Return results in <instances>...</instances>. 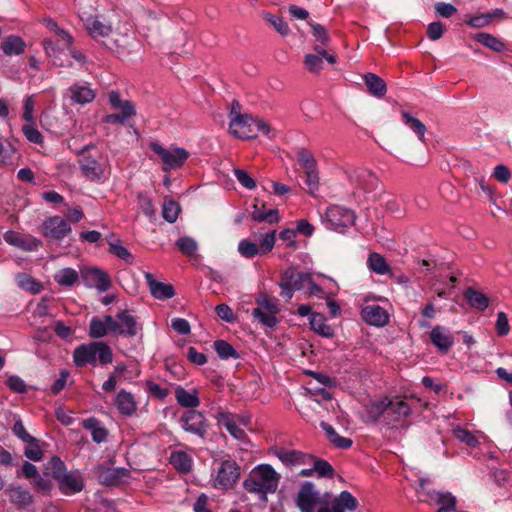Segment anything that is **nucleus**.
<instances>
[{
  "label": "nucleus",
  "mask_w": 512,
  "mask_h": 512,
  "mask_svg": "<svg viewBox=\"0 0 512 512\" xmlns=\"http://www.w3.org/2000/svg\"><path fill=\"white\" fill-rule=\"evenodd\" d=\"M495 330L498 336L504 337L510 332V324L508 316L505 312L501 311L497 313V319L495 323Z\"/></svg>",
  "instance_id": "56"
},
{
  "label": "nucleus",
  "mask_w": 512,
  "mask_h": 512,
  "mask_svg": "<svg viewBox=\"0 0 512 512\" xmlns=\"http://www.w3.org/2000/svg\"><path fill=\"white\" fill-rule=\"evenodd\" d=\"M475 40L482 44L483 46L490 48L493 51L501 52L504 50L505 45L498 38L489 33H477L475 35Z\"/></svg>",
  "instance_id": "40"
},
{
  "label": "nucleus",
  "mask_w": 512,
  "mask_h": 512,
  "mask_svg": "<svg viewBox=\"0 0 512 512\" xmlns=\"http://www.w3.org/2000/svg\"><path fill=\"white\" fill-rule=\"evenodd\" d=\"M107 323L110 324V334L134 337L142 329L136 317L130 310H122L115 317L107 315Z\"/></svg>",
  "instance_id": "6"
},
{
  "label": "nucleus",
  "mask_w": 512,
  "mask_h": 512,
  "mask_svg": "<svg viewBox=\"0 0 512 512\" xmlns=\"http://www.w3.org/2000/svg\"><path fill=\"white\" fill-rule=\"evenodd\" d=\"M218 424L225 427L226 430L236 439L245 440L246 433L237 424L235 416L231 414L221 413L218 416Z\"/></svg>",
  "instance_id": "30"
},
{
  "label": "nucleus",
  "mask_w": 512,
  "mask_h": 512,
  "mask_svg": "<svg viewBox=\"0 0 512 512\" xmlns=\"http://www.w3.org/2000/svg\"><path fill=\"white\" fill-rule=\"evenodd\" d=\"M277 457L285 464H302L306 463V460H312V457L309 455L302 454L299 451L296 450H285V449H278L276 451Z\"/></svg>",
  "instance_id": "36"
},
{
  "label": "nucleus",
  "mask_w": 512,
  "mask_h": 512,
  "mask_svg": "<svg viewBox=\"0 0 512 512\" xmlns=\"http://www.w3.org/2000/svg\"><path fill=\"white\" fill-rule=\"evenodd\" d=\"M388 403L385 411V423L387 425H395L402 422L411 413L410 404L401 397H388Z\"/></svg>",
  "instance_id": "12"
},
{
  "label": "nucleus",
  "mask_w": 512,
  "mask_h": 512,
  "mask_svg": "<svg viewBox=\"0 0 512 512\" xmlns=\"http://www.w3.org/2000/svg\"><path fill=\"white\" fill-rule=\"evenodd\" d=\"M16 281L21 288L33 294H37L42 290V285L26 273L18 274L16 276Z\"/></svg>",
  "instance_id": "47"
},
{
  "label": "nucleus",
  "mask_w": 512,
  "mask_h": 512,
  "mask_svg": "<svg viewBox=\"0 0 512 512\" xmlns=\"http://www.w3.org/2000/svg\"><path fill=\"white\" fill-rule=\"evenodd\" d=\"M324 220L328 224H354L355 212L340 205H331L325 210Z\"/></svg>",
  "instance_id": "16"
},
{
  "label": "nucleus",
  "mask_w": 512,
  "mask_h": 512,
  "mask_svg": "<svg viewBox=\"0 0 512 512\" xmlns=\"http://www.w3.org/2000/svg\"><path fill=\"white\" fill-rule=\"evenodd\" d=\"M277 314H273L263 310L262 308H255L252 311V316L266 327H274L278 323Z\"/></svg>",
  "instance_id": "51"
},
{
  "label": "nucleus",
  "mask_w": 512,
  "mask_h": 512,
  "mask_svg": "<svg viewBox=\"0 0 512 512\" xmlns=\"http://www.w3.org/2000/svg\"><path fill=\"white\" fill-rule=\"evenodd\" d=\"M51 462L56 469L53 472L54 477L60 481L59 487L63 493L72 494L80 492L83 489V479L79 474L70 472L61 475L60 470L63 468V462L59 458H53Z\"/></svg>",
  "instance_id": "10"
},
{
  "label": "nucleus",
  "mask_w": 512,
  "mask_h": 512,
  "mask_svg": "<svg viewBox=\"0 0 512 512\" xmlns=\"http://www.w3.org/2000/svg\"><path fill=\"white\" fill-rule=\"evenodd\" d=\"M150 293L156 299L164 300L170 299L175 295L174 288L171 284H166L154 279L153 275L149 272L145 273Z\"/></svg>",
  "instance_id": "22"
},
{
  "label": "nucleus",
  "mask_w": 512,
  "mask_h": 512,
  "mask_svg": "<svg viewBox=\"0 0 512 512\" xmlns=\"http://www.w3.org/2000/svg\"><path fill=\"white\" fill-rule=\"evenodd\" d=\"M175 397L178 402V404L185 408H196L200 404V400L198 397V392L196 390H193L192 392H189L185 390L183 387L178 386L175 389Z\"/></svg>",
  "instance_id": "31"
},
{
  "label": "nucleus",
  "mask_w": 512,
  "mask_h": 512,
  "mask_svg": "<svg viewBox=\"0 0 512 512\" xmlns=\"http://www.w3.org/2000/svg\"><path fill=\"white\" fill-rule=\"evenodd\" d=\"M314 463L313 470L320 476V477H333L334 475V469L333 467L325 460H315L312 457V460Z\"/></svg>",
  "instance_id": "61"
},
{
  "label": "nucleus",
  "mask_w": 512,
  "mask_h": 512,
  "mask_svg": "<svg viewBox=\"0 0 512 512\" xmlns=\"http://www.w3.org/2000/svg\"><path fill=\"white\" fill-rule=\"evenodd\" d=\"M282 278L294 288V290L302 289L307 282H311V275L308 273L298 272L294 269H288L283 274Z\"/></svg>",
  "instance_id": "33"
},
{
  "label": "nucleus",
  "mask_w": 512,
  "mask_h": 512,
  "mask_svg": "<svg viewBox=\"0 0 512 512\" xmlns=\"http://www.w3.org/2000/svg\"><path fill=\"white\" fill-rule=\"evenodd\" d=\"M175 244L183 255L190 257L195 255L198 249L196 240L189 236L180 237Z\"/></svg>",
  "instance_id": "50"
},
{
  "label": "nucleus",
  "mask_w": 512,
  "mask_h": 512,
  "mask_svg": "<svg viewBox=\"0 0 512 512\" xmlns=\"http://www.w3.org/2000/svg\"><path fill=\"white\" fill-rule=\"evenodd\" d=\"M42 234L51 241H59L71 232L70 226H42Z\"/></svg>",
  "instance_id": "46"
},
{
  "label": "nucleus",
  "mask_w": 512,
  "mask_h": 512,
  "mask_svg": "<svg viewBox=\"0 0 512 512\" xmlns=\"http://www.w3.org/2000/svg\"><path fill=\"white\" fill-rule=\"evenodd\" d=\"M81 173L89 181L102 183L110 174L108 158L95 146L86 145L77 151Z\"/></svg>",
  "instance_id": "1"
},
{
  "label": "nucleus",
  "mask_w": 512,
  "mask_h": 512,
  "mask_svg": "<svg viewBox=\"0 0 512 512\" xmlns=\"http://www.w3.org/2000/svg\"><path fill=\"white\" fill-rule=\"evenodd\" d=\"M354 184V195L356 197L360 198L363 195L364 200L368 202L377 200L381 189L377 177L372 172L367 170L358 171L355 175Z\"/></svg>",
  "instance_id": "7"
},
{
  "label": "nucleus",
  "mask_w": 512,
  "mask_h": 512,
  "mask_svg": "<svg viewBox=\"0 0 512 512\" xmlns=\"http://www.w3.org/2000/svg\"><path fill=\"white\" fill-rule=\"evenodd\" d=\"M182 428L189 433L204 438L207 433L208 423L205 416L195 409L185 411L180 417Z\"/></svg>",
  "instance_id": "11"
},
{
  "label": "nucleus",
  "mask_w": 512,
  "mask_h": 512,
  "mask_svg": "<svg viewBox=\"0 0 512 512\" xmlns=\"http://www.w3.org/2000/svg\"><path fill=\"white\" fill-rule=\"evenodd\" d=\"M214 348L218 356L222 359H228L230 357L236 359L239 357L237 351L233 348V346L224 340L215 341Z\"/></svg>",
  "instance_id": "52"
},
{
  "label": "nucleus",
  "mask_w": 512,
  "mask_h": 512,
  "mask_svg": "<svg viewBox=\"0 0 512 512\" xmlns=\"http://www.w3.org/2000/svg\"><path fill=\"white\" fill-rule=\"evenodd\" d=\"M364 80L370 94L378 98L385 95L387 91L386 83L378 75L374 73H367L364 76Z\"/></svg>",
  "instance_id": "32"
},
{
  "label": "nucleus",
  "mask_w": 512,
  "mask_h": 512,
  "mask_svg": "<svg viewBox=\"0 0 512 512\" xmlns=\"http://www.w3.org/2000/svg\"><path fill=\"white\" fill-rule=\"evenodd\" d=\"M82 277L101 292H105L111 287L110 276L102 269L88 267L82 271Z\"/></svg>",
  "instance_id": "18"
},
{
  "label": "nucleus",
  "mask_w": 512,
  "mask_h": 512,
  "mask_svg": "<svg viewBox=\"0 0 512 512\" xmlns=\"http://www.w3.org/2000/svg\"><path fill=\"white\" fill-rule=\"evenodd\" d=\"M361 317L367 324L376 327H383L389 322L388 312L376 304L363 307Z\"/></svg>",
  "instance_id": "17"
},
{
  "label": "nucleus",
  "mask_w": 512,
  "mask_h": 512,
  "mask_svg": "<svg viewBox=\"0 0 512 512\" xmlns=\"http://www.w3.org/2000/svg\"><path fill=\"white\" fill-rule=\"evenodd\" d=\"M110 333V324L107 323V315L103 319L93 317L89 326V336L91 338H102Z\"/></svg>",
  "instance_id": "38"
},
{
  "label": "nucleus",
  "mask_w": 512,
  "mask_h": 512,
  "mask_svg": "<svg viewBox=\"0 0 512 512\" xmlns=\"http://www.w3.org/2000/svg\"><path fill=\"white\" fill-rule=\"evenodd\" d=\"M453 434L456 439L467 444L470 447H476L478 445V439L467 429L457 427L453 430Z\"/></svg>",
  "instance_id": "54"
},
{
  "label": "nucleus",
  "mask_w": 512,
  "mask_h": 512,
  "mask_svg": "<svg viewBox=\"0 0 512 512\" xmlns=\"http://www.w3.org/2000/svg\"><path fill=\"white\" fill-rule=\"evenodd\" d=\"M75 5L80 19L84 21L87 17L92 16L91 13L95 8V0H75Z\"/></svg>",
  "instance_id": "58"
},
{
  "label": "nucleus",
  "mask_w": 512,
  "mask_h": 512,
  "mask_svg": "<svg viewBox=\"0 0 512 512\" xmlns=\"http://www.w3.org/2000/svg\"><path fill=\"white\" fill-rule=\"evenodd\" d=\"M83 22L89 35L96 40L108 37L112 32V26L100 21L97 17H87Z\"/></svg>",
  "instance_id": "23"
},
{
  "label": "nucleus",
  "mask_w": 512,
  "mask_h": 512,
  "mask_svg": "<svg viewBox=\"0 0 512 512\" xmlns=\"http://www.w3.org/2000/svg\"><path fill=\"white\" fill-rule=\"evenodd\" d=\"M230 132L240 139L255 138L258 133L266 135L272 139L275 132L270 128L268 123L261 119L252 118L246 114H236L231 118L229 124Z\"/></svg>",
  "instance_id": "3"
},
{
  "label": "nucleus",
  "mask_w": 512,
  "mask_h": 512,
  "mask_svg": "<svg viewBox=\"0 0 512 512\" xmlns=\"http://www.w3.org/2000/svg\"><path fill=\"white\" fill-rule=\"evenodd\" d=\"M388 397H383L365 406L363 419L366 423H375L381 416L385 419Z\"/></svg>",
  "instance_id": "24"
},
{
  "label": "nucleus",
  "mask_w": 512,
  "mask_h": 512,
  "mask_svg": "<svg viewBox=\"0 0 512 512\" xmlns=\"http://www.w3.org/2000/svg\"><path fill=\"white\" fill-rule=\"evenodd\" d=\"M436 504L440 505L438 510L456 512V498L451 493L435 494Z\"/></svg>",
  "instance_id": "53"
},
{
  "label": "nucleus",
  "mask_w": 512,
  "mask_h": 512,
  "mask_svg": "<svg viewBox=\"0 0 512 512\" xmlns=\"http://www.w3.org/2000/svg\"><path fill=\"white\" fill-rule=\"evenodd\" d=\"M430 340L441 353H448L454 344V338L448 329L435 326L430 332Z\"/></svg>",
  "instance_id": "20"
},
{
  "label": "nucleus",
  "mask_w": 512,
  "mask_h": 512,
  "mask_svg": "<svg viewBox=\"0 0 512 512\" xmlns=\"http://www.w3.org/2000/svg\"><path fill=\"white\" fill-rule=\"evenodd\" d=\"M368 266L373 272L381 275L390 271L389 265L387 264L385 258L376 252L369 255Z\"/></svg>",
  "instance_id": "43"
},
{
  "label": "nucleus",
  "mask_w": 512,
  "mask_h": 512,
  "mask_svg": "<svg viewBox=\"0 0 512 512\" xmlns=\"http://www.w3.org/2000/svg\"><path fill=\"white\" fill-rule=\"evenodd\" d=\"M115 405L121 414L131 416L137 409V404L134 396L125 390L118 392L115 398Z\"/></svg>",
  "instance_id": "27"
},
{
  "label": "nucleus",
  "mask_w": 512,
  "mask_h": 512,
  "mask_svg": "<svg viewBox=\"0 0 512 512\" xmlns=\"http://www.w3.org/2000/svg\"><path fill=\"white\" fill-rule=\"evenodd\" d=\"M234 176L236 177L237 181L246 189L252 190L256 187V182L252 178L250 174H248L247 171L240 169V168H234L233 169Z\"/></svg>",
  "instance_id": "55"
},
{
  "label": "nucleus",
  "mask_w": 512,
  "mask_h": 512,
  "mask_svg": "<svg viewBox=\"0 0 512 512\" xmlns=\"http://www.w3.org/2000/svg\"><path fill=\"white\" fill-rule=\"evenodd\" d=\"M84 427L92 430V438L97 443L103 442L107 437V430L102 427H97L94 419L86 420Z\"/></svg>",
  "instance_id": "59"
},
{
  "label": "nucleus",
  "mask_w": 512,
  "mask_h": 512,
  "mask_svg": "<svg viewBox=\"0 0 512 512\" xmlns=\"http://www.w3.org/2000/svg\"><path fill=\"white\" fill-rule=\"evenodd\" d=\"M297 161L306 175V185L310 193H315L319 188V171L317 161L313 154L306 150L300 149L297 151Z\"/></svg>",
  "instance_id": "9"
},
{
  "label": "nucleus",
  "mask_w": 512,
  "mask_h": 512,
  "mask_svg": "<svg viewBox=\"0 0 512 512\" xmlns=\"http://www.w3.org/2000/svg\"><path fill=\"white\" fill-rule=\"evenodd\" d=\"M263 19L268 22L273 28L282 36H287L290 29L287 23L279 16L273 15L269 12L262 13Z\"/></svg>",
  "instance_id": "48"
},
{
  "label": "nucleus",
  "mask_w": 512,
  "mask_h": 512,
  "mask_svg": "<svg viewBox=\"0 0 512 512\" xmlns=\"http://www.w3.org/2000/svg\"><path fill=\"white\" fill-rule=\"evenodd\" d=\"M73 102L84 105L94 100L95 92L87 84L75 83L69 88Z\"/></svg>",
  "instance_id": "26"
},
{
  "label": "nucleus",
  "mask_w": 512,
  "mask_h": 512,
  "mask_svg": "<svg viewBox=\"0 0 512 512\" xmlns=\"http://www.w3.org/2000/svg\"><path fill=\"white\" fill-rule=\"evenodd\" d=\"M275 239V230H273L265 234L259 246L254 242L242 240L239 243L238 250L246 258L254 257L257 254H266L273 249Z\"/></svg>",
  "instance_id": "14"
},
{
  "label": "nucleus",
  "mask_w": 512,
  "mask_h": 512,
  "mask_svg": "<svg viewBox=\"0 0 512 512\" xmlns=\"http://www.w3.org/2000/svg\"><path fill=\"white\" fill-rule=\"evenodd\" d=\"M464 297L470 306L480 311L485 310L489 305V298L472 287L466 289Z\"/></svg>",
  "instance_id": "34"
},
{
  "label": "nucleus",
  "mask_w": 512,
  "mask_h": 512,
  "mask_svg": "<svg viewBox=\"0 0 512 512\" xmlns=\"http://www.w3.org/2000/svg\"><path fill=\"white\" fill-rule=\"evenodd\" d=\"M181 211L180 205L174 200L164 201L162 207V216L165 221L174 223Z\"/></svg>",
  "instance_id": "49"
},
{
  "label": "nucleus",
  "mask_w": 512,
  "mask_h": 512,
  "mask_svg": "<svg viewBox=\"0 0 512 512\" xmlns=\"http://www.w3.org/2000/svg\"><path fill=\"white\" fill-rule=\"evenodd\" d=\"M305 67L312 73H318L323 66L322 58L319 55L307 54L304 60Z\"/></svg>",
  "instance_id": "63"
},
{
  "label": "nucleus",
  "mask_w": 512,
  "mask_h": 512,
  "mask_svg": "<svg viewBox=\"0 0 512 512\" xmlns=\"http://www.w3.org/2000/svg\"><path fill=\"white\" fill-rule=\"evenodd\" d=\"M4 239L10 245L18 247L22 250L31 251L38 246V242L36 239L23 236L18 232L8 231L4 234Z\"/></svg>",
  "instance_id": "25"
},
{
  "label": "nucleus",
  "mask_w": 512,
  "mask_h": 512,
  "mask_svg": "<svg viewBox=\"0 0 512 512\" xmlns=\"http://www.w3.org/2000/svg\"><path fill=\"white\" fill-rule=\"evenodd\" d=\"M96 359H98L99 363L102 365L112 362V350L105 342L95 341L88 344H82L74 350L73 360L77 367H83L87 364H95Z\"/></svg>",
  "instance_id": "4"
},
{
  "label": "nucleus",
  "mask_w": 512,
  "mask_h": 512,
  "mask_svg": "<svg viewBox=\"0 0 512 512\" xmlns=\"http://www.w3.org/2000/svg\"><path fill=\"white\" fill-rule=\"evenodd\" d=\"M280 476L267 464L255 467L243 482L244 488L250 492L260 495L266 500V495L277 490Z\"/></svg>",
  "instance_id": "2"
},
{
  "label": "nucleus",
  "mask_w": 512,
  "mask_h": 512,
  "mask_svg": "<svg viewBox=\"0 0 512 512\" xmlns=\"http://www.w3.org/2000/svg\"><path fill=\"white\" fill-rule=\"evenodd\" d=\"M358 506L357 499L348 491H342L332 502L331 512H345L355 510Z\"/></svg>",
  "instance_id": "28"
},
{
  "label": "nucleus",
  "mask_w": 512,
  "mask_h": 512,
  "mask_svg": "<svg viewBox=\"0 0 512 512\" xmlns=\"http://www.w3.org/2000/svg\"><path fill=\"white\" fill-rule=\"evenodd\" d=\"M34 107L35 101L33 96H26L23 103V120L33 123L34 122Z\"/></svg>",
  "instance_id": "64"
},
{
  "label": "nucleus",
  "mask_w": 512,
  "mask_h": 512,
  "mask_svg": "<svg viewBox=\"0 0 512 512\" xmlns=\"http://www.w3.org/2000/svg\"><path fill=\"white\" fill-rule=\"evenodd\" d=\"M9 499L18 506H27L32 503L33 497L30 492L22 487H10L7 490Z\"/></svg>",
  "instance_id": "39"
},
{
  "label": "nucleus",
  "mask_w": 512,
  "mask_h": 512,
  "mask_svg": "<svg viewBox=\"0 0 512 512\" xmlns=\"http://www.w3.org/2000/svg\"><path fill=\"white\" fill-rule=\"evenodd\" d=\"M321 427L325 431L328 440L337 448L348 449L352 446V440L340 436L334 428L326 422H321Z\"/></svg>",
  "instance_id": "35"
},
{
  "label": "nucleus",
  "mask_w": 512,
  "mask_h": 512,
  "mask_svg": "<svg viewBox=\"0 0 512 512\" xmlns=\"http://www.w3.org/2000/svg\"><path fill=\"white\" fill-rule=\"evenodd\" d=\"M149 147L161 159L162 169L165 172L182 167L189 157V152L184 148L174 146L165 148L158 142L150 143Z\"/></svg>",
  "instance_id": "5"
},
{
  "label": "nucleus",
  "mask_w": 512,
  "mask_h": 512,
  "mask_svg": "<svg viewBox=\"0 0 512 512\" xmlns=\"http://www.w3.org/2000/svg\"><path fill=\"white\" fill-rule=\"evenodd\" d=\"M251 219L255 222H266L268 224L278 223L280 217L277 209L267 208L262 202L256 201L249 209Z\"/></svg>",
  "instance_id": "19"
},
{
  "label": "nucleus",
  "mask_w": 512,
  "mask_h": 512,
  "mask_svg": "<svg viewBox=\"0 0 512 512\" xmlns=\"http://www.w3.org/2000/svg\"><path fill=\"white\" fill-rule=\"evenodd\" d=\"M310 325L312 330L321 336L330 338L334 335L332 327L326 323L325 317L320 313L311 314Z\"/></svg>",
  "instance_id": "37"
},
{
  "label": "nucleus",
  "mask_w": 512,
  "mask_h": 512,
  "mask_svg": "<svg viewBox=\"0 0 512 512\" xmlns=\"http://www.w3.org/2000/svg\"><path fill=\"white\" fill-rule=\"evenodd\" d=\"M318 504H326V502L322 501L319 492L311 482H305L297 495V507L301 512H313Z\"/></svg>",
  "instance_id": "13"
},
{
  "label": "nucleus",
  "mask_w": 512,
  "mask_h": 512,
  "mask_svg": "<svg viewBox=\"0 0 512 512\" xmlns=\"http://www.w3.org/2000/svg\"><path fill=\"white\" fill-rule=\"evenodd\" d=\"M22 132L26 139L31 143L41 144L43 142L42 134L32 125V123L24 125L22 127Z\"/></svg>",
  "instance_id": "62"
},
{
  "label": "nucleus",
  "mask_w": 512,
  "mask_h": 512,
  "mask_svg": "<svg viewBox=\"0 0 512 512\" xmlns=\"http://www.w3.org/2000/svg\"><path fill=\"white\" fill-rule=\"evenodd\" d=\"M170 462L178 471L187 473L191 470V458L184 452H175L170 457Z\"/></svg>",
  "instance_id": "44"
},
{
  "label": "nucleus",
  "mask_w": 512,
  "mask_h": 512,
  "mask_svg": "<svg viewBox=\"0 0 512 512\" xmlns=\"http://www.w3.org/2000/svg\"><path fill=\"white\" fill-rule=\"evenodd\" d=\"M109 103L112 108L119 110V113H113L105 116L104 122L107 124H125L136 114L133 103L129 100H122L119 92L111 91L109 93Z\"/></svg>",
  "instance_id": "8"
},
{
  "label": "nucleus",
  "mask_w": 512,
  "mask_h": 512,
  "mask_svg": "<svg viewBox=\"0 0 512 512\" xmlns=\"http://www.w3.org/2000/svg\"><path fill=\"white\" fill-rule=\"evenodd\" d=\"M55 281L62 286H73L79 279V274L72 268H63L55 276Z\"/></svg>",
  "instance_id": "42"
},
{
  "label": "nucleus",
  "mask_w": 512,
  "mask_h": 512,
  "mask_svg": "<svg viewBox=\"0 0 512 512\" xmlns=\"http://www.w3.org/2000/svg\"><path fill=\"white\" fill-rule=\"evenodd\" d=\"M402 117L405 125L408 126L420 140H423L426 132L425 125L408 112H402Z\"/></svg>",
  "instance_id": "45"
},
{
  "label": "nucleus",
  "mask_w": 512,
  "mask_h": 512,
  "mask_svg": "<svg viewBox=\"0 0 512 512\" xmlns=\"http://www.w3.org/2000/svg\"><path fill=\"white\" fill-rule=\"evenodd\" d=\"M26 448L24 451L25 456L32 461L41 460L43 453L38 445V441L33 438L32 441L26 442Z\"/></svg>",
  "instance_id": "60"
},
{
  "label": "nucleus",
  "mask_w": 512,
  "mask_h": 512,
  "mask_svg": "<svg viewBox=\"0 0 512 512\" xmlns=\"http://www.w3.org/2000/svg\"><path fill=\"white\" fill-rule=\"evenodd\" d=\"M26 44L19 36H8L0 44V48L7 56H18L24 53Z\"/></svg>",
  "instance_id": "29"
},
{
  "label": "nucleus",
  "mask_w": 512,
  "mask_h": 512,
  "mask_svg": "<svg viewBox=\"0 0 512 512\" xmlns=\"http://www.w3.org/2000/svg\"><path fill=\"white\" fill-rule=\"evenodd\" d=\"M127 474L128 471L126 469L114 468L110 466H99L96 469L97 479L100 483L107 486L119 484L121 480L127 476Z\"/></svg>",
  "instance_id": "21"
},
{
  "label": "nucleus",
  "mask_w": 512,
  "mask_h": 512,
  "mask_svg": "<svg viewBox=\"0 0 512 512\" xmlns=\"http://www.w3.org/2000/svg\"><path fill=\"white\" fill-rule=\"evenodd\" d=\"M240 476V467L234 461H224L221 463L214 480V486L218 488H231L237 482Z\"/></svg>",
  "instance_id": "15"
},
{
  "label": "nucleus",
  "mask_w": 512,
  "mask_h": 512,
  "mask_svg": "<svg viewBox=\"0 0 512 512\" xmlns=\"http://www.w3.org/2000/svg\"><path fill=\"white\" fill-rule=\"evenodd\" d=\"M109 251L114 254L116 257L128 262L132 263L133 256L130 252L122 245L121 241L114 236H111L108 239Z\"/></svg>",
  "instance_id": "41"
},
{
  "label": "nucleus",
  "mask_w": 512,
  "mask_h": 512,
  "mask_svg": "<svg viewBox=\"0 0 512 512\" xmlns=\"http://www.w3.org/2000/svg\"><path fill=\"white\" fill-rule=\"evenodd\" d=\"M256 303L258 304L257 308H262L267 312L278 314L280 311L277 301L274 299H270L265 294L259 295L258 298L256 299Z\"/></svg>",
  "instance_id": "57"
}]
</instances>
